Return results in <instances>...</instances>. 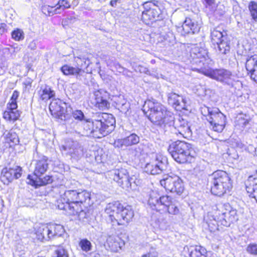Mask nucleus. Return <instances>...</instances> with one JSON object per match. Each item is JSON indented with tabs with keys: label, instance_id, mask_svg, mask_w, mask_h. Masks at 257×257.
Returning a JSON list of instances; mask_svg holds the SVG:
<instances>
[{
	"label": "nucleus",
	"instance_id": "41",
	"mask_svg": "<svg viewBox=\"0 0 257 257\" xmlns=\"http://www.w3.org/2000/svg\"><path fill=\"white\" fill-rule=\"evenodd\" d=\"M52 257H69V253L63 246L59 245L54 250Z\"/></svg>",
	"mask_w": 257,
	"mask_h": 257
},
{
	"label": "nucleus",
	"instance_id": "4",
	"mask_svg": "<svg viewBox=\"0 0 257 257\" xmlns=\"http://www.w3.org/2000/svg\"><path fill=\"white\" fill-rule=\"evenodd\" d=\"M168 151L174 160L180 164L190 163L197 155L191 144L181 141L172 143Z\"/></svg>",
	"mask_w": 257,
	"mask_h": 257
},
{
	"label": "nucleus",
	"instance_id": "39",
	"mask_svg": "<svg viewBox=\"0 0 257 257\" xmlns=\"http://www.w3.org/2000/svg\"><path fill=\"white\" fill-rule=\"evenodd\" d=\"M120 240L118 237L110 236L107 241L110 246H111L113 249L117 250L118 248H121V244H123V242H119Z\"/></svg>",
	"mask_w": 257,
	"mask_h": 257
},
{
	"label": "nucleus",
	"instance_id": "34",
	"mask_svg": "<svg viewBox=\"0 0 257 257\" xmlns=\"http://www.w3.org/2000/svg\"><path fill=\"white\" fill-rule=\"evenodd\" d=\"M37 238L41 241L50 240L47 225H42L39 227L36 232Z\"/></svg>",
	"mask_w": 257,
	"mask_h": 257
},
{
	"label": "nucleus",
	"instance_id": "57",
	"mask_svg": "<svg viewBox=\"0 0 257 257\" xmlns=\"http://www.w3.org/2000/svg\"><path fill=\"white\" fill-rule=\"evenodd\" d=\"M7 25L5 23H0V34H3L7 31Z\"/></svg>",
	"mask_w": 257,
	"mask_h": 257
},
{
	"label": "nucleus",
	"instance_id": "18",
	"mask_svg": "<svg viewBox=\"0 0 257 257\" xmlns=\"http://www.w3.org/2000/svg\"><path fill=\"white\" fill-rule=\"evenodd\" d=\"M245 68L252 80L257 83V55H248Z\"/></svg>",
	"mask_w": 257,
	"mask_h": 257
},
{
	"label": "nucleus",
	"instance_id": "21",
	"mask_svg": "<svg viewBox=\"0 0 257 257\" xmlns=\"http://www.w3.org/2000/svg\"><path fill=\"white\" fill-rule=\"evenodd\" d=\"M111 100L115 108L123 113L126 114L130 109V102L122 95L112 96Z\"/></svg>",
	"mask_w": 257,
	"mask_h": 257
},
{
	"label": "nucleus",
	"instance_id": "58",
	"mask_svg": "<svg viewBox=\"0 0 257 257\" xmlns=\"http://www.w3.org/2000/svg\"><path fill=\"white\" fill-rule=\"evenodd\" d=\"M28 47L31 50H35L37 47V42L35 40L31 41L28 46Z\"/></svg>",
	"mask_w": 257,
	"mask_h": 257
},
{
	"label": "nucleus",
	"instance_id": "32",
	"mask_svg": "<svg viewBox=\"0 0 257 257\" xmlns=\"http://www.w3.org/2000/svg\"><path fill=\"white\" fill-rule=\"evenodd\" d=\"M39 94L42 100L47 101L55 97V92L50 86L45 85L41 87Z\"/></svg>",
	"mask_w": 257,
	"mask_h": 257
},
{
	"label": "nucleus",
	"instance_id": "9",
	"mask_svg": "<svg viewBox=\"0 0 257 257\" xmlns=\"http://www.w3.org/2000/svg\"><path fill=\"white\" fill-rule=\"evenodd\" d=\"M167 158L161 154L153 153L151 156L150 161L147 163L145 171L148 174L157 175L165 171L167 168Z\"/></svg>",
	"mask_w": 257,
	"mask_h": 257
},
{
	"label": "nucleus",
	"instance_id": "37",
	"mask_svg": "<svg viewBox=\"0 0 257 257\" xmlns=\"http://www.w3.org/2000/svg\"><path fill=\"white\" fill-rule=\"evenodd\" d=\"M224 33L225 35L223 34L222 32L216 29H214L212 31L211 33V37L212 44L215 45L216 44H218V43L222 41V40L227 38L226 33L224 32Z\"/></svg>",
	"mask_w": 257,
	"mask_h": 257
},
{
	"label": "nucleus",
	"instance_id": "3",
	"mask_svg": "<svg viewBox=\"0 0 257 257\" xmlns=\"http://www.w3.org/2000/svg\"><path fill=\"white\" fill-rule=\"evenodd\" d=\"M90 199V194L87 191L70 189L60 194L57 206L59 209L65 210L68 214H74L79 209V204Z\"/></svg>",
	"mask_w": 257,
	"mask_h": 257
},
{
	"label": "nucleus",
	"instance_id": "35",
	"mask_svg": "<svg viewBox=\"0 0 257 257\" xmlns=\"http://www.w3.org/2000/svg\"><path fill=\"white\" fill-rule=\"evenodd\" d=\"M62 72L65 75H78L84 71L78 67H73L68 65H64L61 68Z\"/></svg>",
	"mask_w": 257,
	"mask_h": 257
},
{
	"label": "nucleus",
	"instance_id": "44",
	"mask_svg": "<svg viewBox=\"0 0 257 257\" xmlns=\"http://www.w3.org/2000/svg\"><path fill=\"white\" fill-rule=\"evenodd\" d=\"M12 38L17 41L23 40L24 39V33L20 29H16L11 33Z\"/></svg>",
	"mask_w": 257,
	"mask_h": 257
},
{
	"label": "nucleus",
	"instance_id": "17",
	"mask_svg": "<svg viewBox=\"0 0 257 257\" xmlns=\"http://www.w3.org/2000/svg\"><path fill=\"white\" fill-rule=\"evenodd\" d=\"M62 148L67 154L75 159H78L83 154V148L76 141H68Z\"/></svg>",
	"mask_w": 257,
	"mask_h": 257
},
{
	"label": "nucleus",
	"instance_id": "56",
	"mask_svg": "<svg viewBox=\"0 0 257 257\" xmlns=\"http://www.w3.org/2000/svg\"><path fill=\"white\" fill-rule=\"evenodd\" d=\"M19 96V92L17 90H15L13 92L12 96L11 98V101H17V99H18Z\"/></svg>",
	"mask_w": 257,
	"mask_h": 257
},
{
	"label": "nucleus",
	"instance_id": "8",
	"mask_svg": "<svg viewBox=\"0 0 257 257\" xmlns=\"http://www.w3.org/2000/svg\"><path fill=\"white\" fill-rule=\"evenodd\" d=\"M199 72L229 87H233L235 82V76L230 71L225 69H213L209 67H201L199 69Z\"/></svg>",
	"mask_w": 257,
	"mask_h": 257
},
{
	"label": "nucleus",
	"instance_id": "16",
	"mask_svg": "<svg viewBox=\"0 0 257 257\" xmlns=\"http://www.w3.org/2000/svg\"><path fill=\"white\" fill-rule=\"evenodd\" d=\"M67 104L59 99L53 100L49 105V110L51 114L56 117L63 119L66 111Z\"/></svg>",
	"mask_w": 257,
	"mask_h": 257
},
{
	"label": "nucleus",
	"instance_id": "25",
	"mask_svg": "<svg viewBox=\"0 0 257 257\" xmlns=\"http://www.w3.org/2000/svg\"><path fill=\"white\" fill-rule=\"evenodd\" d=\"M151 224L155 228L166 230L169 227V223L162 214H154L151 217Z\"/></svg>",
	"mask_w": 257,
	"mask_h": 257
},
{
	"label": "nucleus",
	"instance_id": "49",
	"mask_svg": "<svg viewBox=\"0 0 257 257\" xmlns=\"http://www.w3.org/2000/svg\"><path fill=\"white\" fill-rule=\"evenodd\" d=\"M246 251L248 253L256 255H257V244L250 243L246 247Z\"/></svg>",
	"mask_w": 257,
	"mask_h": 257
},
{
	"label": "nucleus",
	"instance_id": "55",
	"mask_svg": "<svg viewBox=\"0 0 257 257\" xmlns=\"http://www.w3.org/2000/svg\"><path fill=\"white\" fill-rule=\"evenodd\" d=\"M143 146L142 145H140L135 148V156L139 157L142 154V153L143 152Z\"/></svg>",
	"mask_w": 257,
	"mask_h": 257
},
{
	"label": "nucleus",
	"instance_id": "33",
	"mask_svg": "<svg viewBox=\"0 0 257 257\" xmlns=\"http://www.w3.org/2000/svg\"><path fill=\"white\" fill-rule=\"evenodd\" d=\"M217 48H215L216 52L220 55H226L230 52V42L227 38L222 40V41L216 44Z\"/></svg>",
	"mask_w": 257,
	"mask_h": 257
},
{
	"label": "nucleus",
	"instance_id": "26",
	"mask_svg": "<svg viewBox=\"0 0 257 257\" xmlns=\"http://www.w3.org/2000/svg\"><path fill=\"white\" fill-rule=\"evenodd\" d=\"M246 190L249 196L254 198L257 202V171L255 174L248 177L246 185Z\"/></svg>",
	"mask_w": 257,
	"mask_h": 257
},
{
	"label": "nucleus",
	"instance_id": "28",
	"mask_svg": "<svg viewBox=\"0 0 257 257\" xmlns=\"http://www.w3.org/2000/svg\"><path fill=\"white\" fill-rule=\"evenodd\" d=\"M184 252H188L186 257H200L204 256L206 257L205 254L207 252L206 249L202 247H194L186 246L184 247Z\"/></svg>",
	"mask_w": 257,
	"mask_h": 257
},
{
	"label": "nucleus",
	"instance_id": "54",
	"mask_svg": "<svg viewBox=\"0 0 257 257\" xmlns=\"http://www.w3.org/2000/svg\"><path fill=\"white\" fill-rule=\"evenodd\" d=\"M8 106L7 107V110H17V101H11V102L8 104Z\"/></svg>",
	"mask_w": 257,
	"mask_h": 257
},
{
	"label": "nucleus",
	"instance_id": "60",
	"mask_svg": "<svg viewBox=\"0 0 257 257\" xmlns=\"http://www.w3.org/2000/svg\"><path fill=\"white\" fill-rule=\"evenodd\" d=\"M118 1L119 0H112L110 2V5L113 7H115Z\"/></svg>",
	"mask_w": 257,
	"mask_h": 257
},
{
	"label": "nucleus",
	"instance_id": "59",
	"mask_svg": "<svg viewBox=\"0 0 257 257\" xmlns=\"http://www.w3.org/2000/svg\"><path fill=\"white\" fill-rule=\"evenodd\" d=\"M115 68L117 69L118 72H122L124 70V68L122 67L119 64L117 63L115 64Z\"/></svg>",
	"mask_w": 257,
	"mask_h": 257
},
{
	"label": "nucleus",
	"instance_id": "29",
	"mask_svg": "<svg viewBox=\"0 0 257 257\" xmlns=\"http://www.w3.org/2000/svg\"><path fill=\"white\" fill-rule=\"evenodd\" d=\"M226 213V217L220 218V224L225 226H229L231 223L235 222L238 219L237 210L231 207V209Z\"/></svg>",
	"mask_w": 257,
	"mask_h": 257
},
{
	"label": "nucleus",
	"instance_id": "14",
	"mask_svg": "<svg viewBox=\"0 0 257 257\" xmlns=\"http://www.w3.org/2000/svg\"><path fill=\"white\" fill-rule=\"evenodd\" d=\"M134 216V212L131 206L123 207L121 205L119 212L115 216V221L118 225H125L132 220Z\"/></svg>",
	"mask_w": 257,
	"mask_h": 257
},
{
	"label": "nucleus",
	"instance_id": "22",
	"mask_svg": "<svg viewBox=\"0 0 257 257\" xmlns=\"http://www.w3.org/2000/svg\"><path fill=\"white\" fill-rule=\"evenodd\" d=\"M168 103L177 109H185L186 100L182 96H180L174 92H171L168 94Z\"/></svg>",
	"mask_w": 257,
	"mask_h": 257
},
{
	"label": "nucleus",
	"instance_id": "46",
	"mask_svg": "<svg viewBox=\"0 0 257 257\" xmlns=\"http://www.w3.org/2000/svg\"><path fill=\"white\" fill-rule=\"evenodd\" d=\"M72 115L74 118L78 120L77 121H81L85 119L84 113L80 110H75L73 111Z\"/></svg>",
	"mask_w": 257,
	"mask_h": 257
},
{
	"label": "nucleus",
	"instance_id": "30",
	"mask_svg": "<svg viewBox=\"0 0 257 257\" xmlns=\"http://www.w3.org/2000/svg\"><path fill=\"white\" fill-rule=\"evenodd\" d=\"M50 240L62 236L65 232L63 226L60 224H53L47 225Z\"/></svg>",
	"mask_w": 257,
	"mask_h": 257
},
{
	"label": "nucleus",
	"instance_id": "19",
	"mask_svg": "<svg viewBox=\"0 0 257 257\" xmlns=\"http://www.w3.org/2000/svg\"><path fill=\"white\" fill-rule=\"evenodd\" d=\"M190 53V56L196 63L199 62L204 64V62L208 57L207 50L197 46H194L191 48Z\"/></svg>",
	"mask_w": 257,
	"mask_h": 257
},
{
	"label": "nucleus",
	"instance_id": "40",
	"mask_svg": "<svg viewBox=\"0 0 257 257\" xmlns=\"http://www.w3.org/2000/svg\"><path fill=\"white\" fill-rule=\"evenodd\" d=\"M235 126L241 130L244 128L249 124V120L242 116L237 117L235 121Z\"/></svg>",
	"mask_w": 257,
	"mask_h": 257
},
{
	"label": "nucleus",
	"instance_id": "24",
	"mask_svg": "<svg viewBox=\"0 0 257 257\" xmlns=\"http://www.w3.org/2000/svg\"><path fill=\"white\" fill-rule=\"evenodd\" d=\"M201 27V24L190 18H186L182 25V29L185 34L198 33Z\"/></svg>",
	"mask_w": 257,
	"mask_h": 257
},
{
	"label": "nucleus",
	"instance_id": "13",
	"mask_svg": "<svg viewBox=\"0 0 257 257\" xmlns=\"http://www.w3.org/2000/svg\"><path fill=\"white\" fill-rule=\"evenodd\" d=\"M207 121L209 127L214 132L221 133L223 130L226 124V116L218 108H214V111Z\"/></svg>",
	"mask_w": 257,
	"mask_h": 257
},
{
	"label": "nucleus",
	"instance_id": "10",
	"mask_svg": "<svg viewBox=\"0 0 257 257\" xmlns=\"http://www.w3.org/2000/svg\"><path fill=\"white\" fill-rule=\"evenodd\" d=\"M144 10L142 13V20L146 25L163 19V15L159 7L154 2H147L144 5Z\"/></svg>",
	"mask_w": 257,
	"mask_h": 257
},
{
	"label": "nucleus",
	"instance_id": "48",
	"mask_svg": "<svg viewBox=\"0 0 257 257\" xmlns=\"http://www.w3.org/2000/svg\"><path fill=\"white\" fill-rule=\"evenodd\" d=\"M57 5H58V7L55 9V11L56 12L58 11L59 10L61 9L62 10H64L65 9L69 8L70 7L69 2L66 0H59Z\"/></svg>",
	"mask_w": 257,
	"mask_h": 257
},
{
	"label": "nucleus",
	"instance_id": "38",
	"mask_svg": "<svg viewBox=\"0 0 257 257\" xmlns=\"http://www.w3.org/2000/svg\"><path fill=\"white\" fill-rule=\"evenodd\" d=\"M20 116V113L18 110H7L3 113V117L10 121H15Z\"/></svg>",
	"mask_w": 257,
	"mask_h": 257
},
{
	"label": "nucleus",
	"instance_id": "1",
	"mask_svg": "<svg viewBox=\"0 0 257 257\" xmlns=\"http://www.w3.org/2000/svg\"><path fill=\"white\" fill-rule=\"evenodd\" d=\"M143 110L154 124L161 126L173 125L184 138L191 136L192 132L187 121L180 116L175 118L172 112L167 110L165 106L155 99L151 98L146 100Z\"/></svg>",
	"mask_w": 257,
	"mask_h": 257
},
{
	"label": "nucleus",
	"instance_id": "31",
	"mask_svg": "<svg viewBox=\"0 0 257 257\" xmlns=\"http://www.w3.org/2000/svg\"><path fill=\"white\" fill-rule=\"evenodd\" d=\"M216 216L217 218L215 219V221L217 223H220V218L226 217L228 210L231 209V206L229 203H219L216 205Z\"/></svg>",
	"mask_w": 257,
	"mask_h": 257
},
{
	"label": "nucleus",
	"instance_id": "2",
	"mask_svg": "<svg viewBox=\"0 0 257 257\" xmlns=\"http://www.w3.org/2000/svg\"><path fill=\"white\" fill-rule=\"evenodd\" d=\"M67 126L81 136L100 138L114 129L115 119L111 114L102 113L94 119H85L81 121L69 120Z\"/></svg>",
	"mask_w": 257,
	"mask_h": 257
},
{
	"label": "nucleus",
	"instance_id": "5",
	"mask_svg": "<svg viewBox=\"0 0 257 257\" xmlns=\"http://www.w3.org/2000/svg\"><path fill=\"white\" fill-rule=\"evenodd\" d=\"M148 205L153 209L159 212H167L177 215L179 209L177 203L168 195L160 196L156 191H152L148 199Z\"/></svg>",
	"mask_w": 257,
	"mask_h": 257
},
{
	"label": "nucleus",
	"instance_id": "53",
	"mask_svg": "<svg viewBox=\"0 0 257 257\" xmlns=\"http://www.w3.org/2000/svg\"><path fill=\"white\" fill-rule=\"evenodd\" d=\"M136 70L139 71L141 73H145V74H150L149 69L147 68H146V67H144L143 66L139 65L137 67Z\"/></svg>",
	"mask_w": 257,
	"mask_h": 257
},
{
	"label": "nucleus",
	"instance_id": "42",
	"mask_svg": "<svg viewBox=\"0 0 257 257\" xmlns=\"http://www.w3.org/2000/svg\"><path fill=\"white\" fill-rule=\"evenodd\" d=\"M248 8L252 19L257 22V3L251 1L248 4Z\"/></svg>",
	"mask_w": 257,
	"mask_h": 257
},
{
	"label": "nucleus",
	"instance_id": "43",
	"mask_svg": "<svg viewBox=\"0 0 257 257\" xmlns=\"http://www.w3.org/2000/svg\"><path fill=\"white\" fill-rule=\"evenodd\" d=\"M79 245L81 249L85 252H88L92 249V244L90 241L86 238L80 240Z\"/></svg>",
	"mask_w": 257,
	"mask_h": 257
},
{
	"label": "nucleus",
	"instance_id": "15",
	"mask_svg": "<svg viewBox=\"0 0 257 257\" xmlns=\"http://www.w3.org/2000/svg\"><path fill=\"white\" fill-rule=\"evenodd\" d=\"M22 168L15 166L13 168H4L1 172V179L4 184H9L14 179H18L22 175Z\"/></svg>",
	"mask_w": 257,
	"mask_h": 257
},
{
	"label": "nucleus",
	"instance_id": "11",
	"mask_svg": "<svg viewBox=\"0 0 257 257\" xmlns=\"http://www.w3.org/2000/svg\"><path fill=\"white\" fill-rule=\"evenodd\" d=\"M106 176L122 188L126 190L131 188L133 178L130 177L126 169L121 168L111 170L107 173Z\"/></svg>",
	"mask_w": 257,
	"mask_h": 257
},
{
	"label": "nucleus",
	"instance_id": "47",
	"mask_svg": "<svg viewBox=\"0 0 257 257\" xmlns=\"http://www.w3.org/2000/svg\"><path fill=\"white\" fill-rule=\"evenodd\" d=\"M214 108L215 107H209L206 106L201 107V113L204 116H206L207 120H208V118L213 113V111H214Z\"/></svg>",
	"mask_w": 257,
	"mask_h": 257
},
{
	"label": "nucleus",
	"instance_id": "27",
	"mask_svg": "<svg viewBox=\"0 0 257 257\" xmlns=\"http://www.w3.org/2000/svg\"><path fill=\"white\" fill-rule=\"evenodd\" d=\"M121 204L118 201L109 203L107 205L105 210L106 214L109 215V219L114 225L115 223V216L117 213L119 212Z\"/></svg>",
	"mask_w": 257,
	"mask_h": 257
},
{
	"label": "nucleus",
	"instance_id": "52",
	"mask_svg": "<svg viewBox=\"0 0 257 257\" xmlns=\"http://www.w3.org/2000/svg\"><path fill=\"white\" fill-rule=\"evenodd\" d=\"M227 154L228 156L233 159L236 160L238 158V155L236 151L233 149H229Z\"/></svg>",
	"mask_w": 257,
	"mask_h": 257
},
{
	"label": "nucleus",
	"instance_id": "12",
	"mask_svg": "<svg viewBox=\"0 0 257 257\" xmlns=\"http://www.w3.org/2000/svg\"><path fill=\"white\" fill-rule=\"evenodd\" d=\"M160 184L166 190L178 195L181 194L184 190L183 182L177 176H167L160 180Z\"/></svg>",
	"mask_w": 257,
	"mask_h": 257
},
{
	"label": "nucleus",
	"instance_id": "45",
	"mask_svg": "<svg viewBox=\"0 0 257 257\" xmlns=\"http://www.w3.org/2000/svg\"><path fill=\"white\" fill-rule=\"evenodd\" d=\"M42 12L46 15L52 16L55 14H60V12L55 11L54 7L49 6H44L42 8Z\"/></svg>",
	"mask_w": 257,
	"mask_h": 257
},
{
	"label": "nucleus",
	"instance_id": "51",
	"mask_svg": "<svg viewBox=\"0 0 257 257\" xmlns=\"http://www.w3.org/2000/svg\"><path fill=\"white\" fill-rule=\"evenodd\" d=\"M158 252L154 248H151L149 251L146 254H143L142 257H157Z\"/></svg>",
	"mask_w": 257,
	"mask_h": 257
},
{
	"label": "nucleus",
	"instance_id": "50",
	"mask_svg": "<svg viewBox=\"0 0 257 257\" xmlns=\"http://www.w3.org/2000/svg\"><path fill=\"white\" fill-rule=\"evenodd\" d=\"M70 215H77L79 219L82 221H83L85 218H87L88 215L87 213L82 209L81 207H80V204H79V209L78 210L77 213Z\"/></svg>",
	"mask_w": 257,
	"mask_h": 257
},
{
	"label": "nucleus",
	"instance_id": "20",
	"mask_svg": "<svg viewBox=\"0 0 257 257\" xmlns=\"http://www.w3.org/2000/svg\"><path fill=\"white\" fill-rule=\"evenodd\" d=\"M95 100L94 103L96 107L100 110H104L109 107V103L107 100L108 94L103 90H98L94 92Z\"/></svg>",
	"mask_w": 257,
	"mask_h": 257
},
{
	"label": "nucleus",
	"instance_id": "6",
	"mask_svg": "<svg viewBox=\"0 0 257 257\" xmlns=\"http://www.w3.org/2000/svg\"><path fill=\"white\" fill-rule=\"evenodd\" d=\"M49 160L47 157L43 156L36 160L33 175H29L28 183L36 187L46 185L53 182L52 177L50 175L43 176L49 168Z\"/></svg>",
	"mask_w": 257,
	"mask_h": 257
},
{
	"label": "nucleus",
	"instance_id": "62",
	"mask_svg": "<svg viewBox=\"0 0 257 257\" xmlns=\"http://www.w3.org/2000/svg\"><path fill=\"white\" fill-rule=\"evenodd\" d=\"M23 84L25 85L26 87L28 86H29L30 87L31 86V83L29 81L25 82Z\"/></svg>",
	"mask_w": 257,
	"mask_h": 257
},
{
	"label": "nucleus",
	"instance_id": "63",
	"mask_svg": "<svg viewBox=\"0 0 257 257\" xmlns=\"http://www.w3.org/2000/svg\"><path fill=\"white\" fill-rule=\"evenodd\" d=\"M254 153H255V155L257 157V147L255 149Z\"/></svg>",
	"mask_w": 257,
	"mask_h": 257
},
{
	"label": "nucleus",
	"instance_id": "61",
	"mask_svg": "<svg viewBox=\"0 0 257 257\" xmlns=\"http://www.w3.org/2000/svg\"><path fill=\"white\" fill-rule=\"evenodd\" d=\"M205 1L209 6H211L213 3V0H205Z\"/></svg>",
	"mask_w": 257,
	"mask_h": 257
},
{
	"label": "nucleus",
	"instance_id": "36",
	"mask_svg": "<svg viewBox=\"0 0 257 257\" xmlns=\"http://www.w3.org/2000/svg\"><path fill=\"white\" fill-rule=\"evenodd\" d=\"M4 135L7 142L12 144L10 145L11 146L18 145L19 143V138L14 130H11L9 131H6Z\"/></svg>",
	"mask_w": 257,
	"mask_h": 257
},
{
	"label": "nucleus",
	"instance_id": "23",
	"mask_svg": "<svg viewBox=\"0 0 257 257\" xmlns=\"http://www.w3.org/2000/svg\"><path fill=\"white\" fill-rule=\"evenodd\" d=\"M139 142L140 137L135 134H132L122 139L115 141L114 146L115 147L123 148L137 144Z\"/></svg>",
	"mask_w": 257,
	"mask_h": 257
},
{
	"label": "nucleus",
	"instance_id": "7",
	"mask_svg": "<svg viewBox=\"0 0 257 257\" xmlns=\"http://www.w3.org/2000/svg\"><path fill=\"white\" fill-rule=\"evenodd\" d=\"M209 179L211 184V192L214 195L221 196L229 192L232 188L231 179L224 171H215L209 176Z\"/></svg>",
	"mask_w": 257,
	"mask_h": 257
}]
</instances>
